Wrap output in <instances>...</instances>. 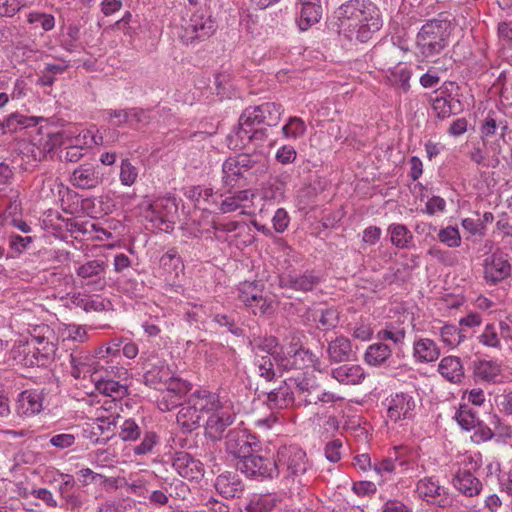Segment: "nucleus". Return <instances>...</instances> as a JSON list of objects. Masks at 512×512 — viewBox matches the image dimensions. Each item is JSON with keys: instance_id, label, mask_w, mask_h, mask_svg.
Segmentation results:
<instances>
[{"instance_id": "26", "label": "nucleus", "mask_w": 512, "mask_h": 512, "mask_svg": "<svg viewBox=\"0 0 512 512\" xmlns=\"http://www.w3.org/2000/svg\"><path fill=\"white\" fill-rule=\"evenodd\" d=\"M440 356L437 344L429 338H419L413 343V357L417 362L429 363L436 361Z\"/></svg>"}, {"instance_id": "6", "label": "nucleus", "mask_w": 512, "mask_h": 512, "mask_svg": "<svg viewBox=\"0 0 512 512\" xmlns=\"http://www.w3.org/2000/svg\"><path fill=\"white\" fill-rule=\"evenodd\" d=\"M258 447L257 438L245 429H231L225 437V451L234 460L239 461Z\"/></svg>"}, {"instance_id": "16", "label": "nucleus", "mask_w": 512, "mask_h": 512, "mask_svg": "<svg viewBox=\"0 0 512 512\" xmlns=\"http://www.w3.org/2000/svg\"><path fill=\"white\" fill-rule=\"evenodd\" d=\"M216 29L215 22L211 17L203 14H194L187 26H185V37L187 41L200 40L209 37Z\"/></svg>"}, {"instance_id": "43", "label": "nucleus", "mask_w": 512, "mask_h": 512, "mask_svg": "<svg viewBox=\"0 0 512 512\" xmlns=\"http://www.w3.org/2000/svg\"><path fill=\"white\" fill-rule=\"evenodd\" d=\"M307 131L305 121L297 116L288 118L286 124L282 127V134L284 138L289 140H297L302 138Z\"/></svg>"}, {"instance_id": "35", "label": "nucleus", "mask_w": 512, "mask_h": 512, "mask_svg": "<svg viewBox=\"0 0 512 512\" xmlns=\"http://www.w3.org/2000/svg\"><path fill=\"white\" fill-rule=\"evenodd\" d=\"M460 101L448 95V97H436L432 103L433 111L439 119H446L460 110Z\"/></svg>"}, {"instance_id": "48", "label": "nucleus", "mask_w": 512, "mask_h": 512, "mask_svg": "<svg viewBox=\"0 0 512 512\" xmlns=\"http://www.w3.org/2000/svg\"><path fill=\"white\" fill-rule=\"evenodd\" d=\"M405 336V330L403 328L394 326L392 323L386 324L385 328L381 329L377 333L378 339L383 341H392L396 346L403 344Z\"/></svg>"}, {"instance_id": "39", "label": "nucleus", "mask_w": 512, "mask_h": 512, "mask_svg": "<svg viewBox=\"0 0 512 512\" xmlns=\"http://www.w3.org/2000/svg\"><path fill=\"white\" fill-rule=\"evenodd\" d=\"M391 355V349L384 343L370 345L364 355L365 362L371 366L383 364Z\"/></svg>"}, {"instance_id": "64", "label": "nucleus", "mask_w": 512, "mask_h": 512, "mask_svg": "<svg viewBox=\"0 0 512 512\" xmlns=\"http://www.w3.org/2000/svg\"><path fill=\"white\" fill-rule=\"evenodd\" d=\"M341 448L342 441L340 439L328 442L324 449L326 459L332 463L338 462L341 459Z\"/></svg>"}, {"instance_id": "17", "label": "nucleus", "mask_w": 512, "mask_h": 512, "mask_svg": "<svg viewBox=\"0 0 512 512\" xmlns=\"http://www.w3.org/2000/svg\"><path fill=\"white\" fill-rule=\"evenodd\" d=\"M417 492L426 501L437 503L440 507H445L450 501L445 488L432 478L421 479L417 484Z\"/></svg>"}, {"instance_id": "8", "label": "nucleus", "mask_w": 512, "mask_h": 512, "mask_svg": "<svg viewBox=\"0 0 512 512\" xmlns=\"http://www.w3.org/2000/svg\"><path fill=\"white\" fill-rule=\"evenodd\" d=\"M104 173L98 164L84 163L71 174V184L78 189H94L103 182Z\"/></svg>"}, {"instance_id": "2", "label": "nucleus", "mask_w": 512, "mask_h": 512, "mask_svg": "<svg viewBox=\"0 0 512 512\" xmlns=\"http://www.w3.org/2000/svg\"><path fill=\"white\" fill-rule=\"evenodd\" d=\"M449 22L432 19L427 21L417 34L416 45L423 57L440 54L448 45Z\"/></svg>"}, {"instance_id": "40", "label": "nucleus", "mask_w": 512, "mask_h": 512, "mask_svg": "<svg viewBox=\"0 0 512 512\" xmlns=\"http://www.w3.org/2000/svg\"><path fill=\"white\" fill-rule=\"evenodd\" d=\"M388 232L392 244L399 249L408 248L413 240L412 232L403 224H391Z\"/></svg>"}, {"instance_id": "28", "label": "nucleus", "mask_w": 512, "mask_h": 512, "mask_svg": "<svg viewBox=\"0 0 512 512\" xmlns=\"http://www.w3.org/2000/svg\"><path fill=\"white\" fill-rule=\"evenodd\" d=\"M177 423L186 432H192L204 423L200 415L187 400L177 413Z\"/></svg>"}, {"instance_id": "44", "label": "nucleus", "mask_w": 512, "mask_h": 512, "mask_svg": "<svg viewBox=\"0 0 512 512\" xmlns=\"http://www.w3.org/2000/svg\"><path fill=\"white\" fill-rule=\"evenodd\" d=\"M442 342L449 347H456L466 338L465 330L459 329L455 325L446 324L440 328Z\"/></svg>"}, {"instance_id": "34", "label": "nucleus", "mask_w": 512, "mask_h": 512, "mask_svg": "<svg viewBox=\"0 0 512 512\" xmlns=\"http://www.w3.org/2000/svg\"><path fill=\"white\" fill-rule=\"evenodd\" d=\"M497 129L501 130V137L503 138L508 129L507 121L503 118H498L495 112H489L480 127L483 144L485 146L487 145L485 138L494 135Z\"/></svg>"}, {"instance_id": "41", "label": "nucleus", "mask_w": 512, "mask_h": 512, "mask_svg": "<svg viewBox=\"0 0 512 512\" xmlns=\"http://www.w3.org/2000/svg\"><path fill=\"white\" fill-rule=\"evenodd\" d=\"M500 372V366L494 361L479 360L474 362V375L481 380L495 381Z\"/></svg>"}, {"instance_id": "32", "label": "nucleus", "mask_w": 512, "mask_h": 512, "mask_svg": "<svg viewBox=\"0 0 512 512\" xmlns=\"http://www.w3.org/2000/svg\"><path fill=\"white\" fill-rule=\"evenodd\" d=\"M238 298L247 307L253 308L256 300H261L263 284L259 281L243 282L238 287Z\"/></svg>"}, {"instance_id": "36", "label": "nucleus", "mask_w": 512, "mask_h": 512, "mask_svg": "<svg viewBox=\"0 0 512 512\" xmlns=\"http://www.w3.org/2000/svg\"><path fill=\"white\" fill-rule=\"evenodd\" d=\"M96 389L101 394L112 397L114 400L128 395V387L113 379H98L96 381Z\"/></svg>"}, {"instance_id": "21", "label": "nucleus", "mask_w": 512, "mask_h": 512, "mask_svg": "<svg viewBox=\"0 0 512 512\" xmlns=\"http://www.w3.org/2000/svg\"><path fill=\"white\" fill-rule=\"evenodd\" d=\"M331 377L340 384L359 385L366 378V373L358 364H343L331 370Z\"/></svg>"}, {"instance_id": "46", "label": "nucleus", "mask_w": 512, "mask_h": 512, "mask_svg": "<svg viewBox=\"0 0 512 512\" xmlns=\"http://www.w3.org/2000/svg\"><path fill=\"white\" fill-rule=\"evenodd\" d=\"M277 504V499L273 495H256L248 505L246 510L250 512H268L271 511Z\"/></svg>"}, {"instance_id": "18", "label": "nucleus", "mask_w": 512, "mask_h": 512, "mask_svg": "<svg viewBox=\"0 0 512 512\" xmlns=\"http://www.w3.org/2000/svg\"><path fill=\"white\" fill-rule=\"evenodd\" d=\"M43 409V396L37 390L22 391L17 398L16 411L18 415L30 417Z\"/></svg>"}, {"instance_id": "9", "label": "nucleus", "mask_w": 512, "mask_h": 512, "mask_svg": "<svg viewBox=\"0 0 512 512\" xmlns=\"http://www.w3.org/2000/svg\"><path fill=\"white\" fill-rule=\"evenodd\" d=\"M54 352L55 345L52 342H46L42 348L32 347L28 343L22 350H18L15 360L27 368L45 366Z\"/></svg>"}, {"instance_id": "7", "label": "nucleus", "mask_w": 512, "mask_h": 512, "mask_svg": "<svg viewBox=\"0 0 512 512\" xmlns=\"http://www.w3.org/2000/svg\"><path fill=\"white\" fill-rule=\"evenodd\" d=\"M484 279L490 285H496L511 275V264L508 255L494 252L484 260Z\"/></svg>"}, {"instance_id": "63", "label": "nucleus", "mask_w": 512, "mask_h": 512, "mask_svg": "<svg viewBox=\"0 0 512 512\" xmlns=\"http://www.w3.org/2000/svg\"><path fill=\"white\" fill-rule=\"evenodd\" d=\"M76 437L72 433H60L52 435L49 439V443L57 449H67L75 444Z\"/></svg>"}, {"instance_id": "22", "label": "nucleus", "mask_w": 512, "mask_h": 512, "mask_svg": "<svg viewBox=\"0 0 512 512\" xmlns=\"http://www.w3.org/2000/svg\"><path fill=\"white\" fill-rule=\"evenodd\" d=\"M188 401L202 417L204 414L210 415L220 407L218 396L207 390L195 391Z\"/></svg>"}, {"instance_id": "42", "label": "nucleus", "mask_w": 512, "mask_h": 512, "mask_svg": "<svg viewBox=\"0 0 512 512\" xmlns=\"http://www.w3.org/2000/svg\"><path fill=\"white\" fill-rule=\"evenodd\" d=\"M36 121L33 117H27L19 113H12L7 116L3 121H0V126L5 132H16L18 129L35 126Z\"/></svg>"}, {"instance_id": "56", "label": "nucleus", "mask_w": 512, "mask_h": 512, "mask_svg": "<svg viewBox=\"0 0 512 512\" xmlns=\"http://www.w3.org/2000/svg\"><path fill=\"white\" fill-rule=\"evenodd\" d=\"M160 265L169 273L175 272L181 268V258L176 249H169L165 254L160 258Z\"/></svg>"}, {"instance_id": "25", "label": "nucleus", "mask_w": 512, "mask_h": 512, "mask_svg": "<svg viewBox=\"0 0 512 512\" xmlns=\"http://www.w3.org/2000/svg\"><path fill=\"white\" fill-rule=\"evenodd\" d=\"M415 404L413 398L408 394H396L391 398L388 406V417L397 422L408 417Z\"/></svg>"}, {"instance_id": "13", "label": "nucleus", "mask_w": 512, "mask_h": 512, "mask_svg": "<svg viewBox=\"0 0 512 512\" xmlns=\"http://www.w3.org/2000/svg\"><path fill=\"white\" fill-rule=\"evenodd\" d=\"M106 267V263L102 260H90L76 269V275L83 280L85 285L93 286V289H103L106 284Z\"/></svg>"}, {"instance_id": "50", "label": "nucleus", "mask_w": 512, "mask_h": 512, "mask_svg": "<svg viewBox=\"0 0 512 512\" xmlns=\"http://www.w3.org/2000/svg\"><path fill=\"white\" fill-rule=\"evenodd\" d=\"M118 418L119 415H117L116 417L112 415L107 417H97L95 426H93V434H106L105 440H108L112 435H114V430L116 428V420Z\"/></svg>"}, {"instance_id": "33", "label": "nucleus", "mask_w": 512, "mask_h": 512, "mask_svg": "<svg viewBox=\"0 0 512 512\" xmlns=\"http://www.w3.org/2000/svg\"><path fill=\"white\" fill-rule=\"evenodd\" d=\"M290 383L295 386L296 395L299 405L307 406L306 400L317 395L318 386L311 380L305 377H295L289 379Z\"/></svg>"}, {"instance_id": "45", "label": "nucleus", "mask_w": 512, "mask_h": 512, "mask_svg": "<svg viewBox=\"0 0 512 512\" xmlns=\"http://www.w3.org/2000/svg\"><path fill=\"white\" fill-rule=\"evenodd\" d=\"M150 211L152 213H158L164 218L175 219L178 212V206L174 199L171 198H159L154 200L150 204Z\"/></svg>"}, {"instance_id": "47", "label": "nucleus", "mask_w": 512, "mask_h": 512, "mask_svg": "<svg viewBox=\"0 0 512 512\" xmlns=\"http://www.w3.org/2000/svg\"><path fill=\"white\" fill-rule=\"evenodd\" d=\"M72 302L75 306L83 309L85 312H100L105 309V304L99 297L93 298L88 295L78 294L73 297Z\"/></svg>"}, {"instance_id": "19", "label": "nucleus", "mask_w": 512, "mask_h": 512, "mask_svg": "<svg viewBox=\"0 0 512 512\" xmlns=\"http://www.w3.org/2000/svg\"><path fill=\"white\" fill-rule=\"evenodd\" d=\"M323 8L320 0H300V11L297 23L302 31H306L318 23L322 17Z\"/></svg>"}, {"instance_id": "14", "label": "nucleus", "mask_w": 512, "mask_h": 512, "mask_svg": "<svg viewBox=\"0 0 512 512\" xmlns=\"http://www.w3.org/2000/svg\"><path fill=\"white\" fill-rule=\"evenodd\" d=\"M172 467L181 477L188 480L199 479L203 475L202 463L184 451L173 455Z\"/></svg>"}, {"instance_id": "58", "label": "nucleus", "mask_w": 512, "mask_h": 512, "mask_svg": "<svg viewBox=\"0 0 512 512\" xmlns=\"http://www.w3.org/2000/svg\"><path fill=\"white\" fill-rule=\"evenodd\" d=\"M107 121L116 127L129 124V109H108L104 111Z\"/></svg>"}, {"instance_id": "30", "label": "nucleus", "mask_w": 512, "mask_h": 512, "mask_svg": "<svg viewBox=\"0 0 512 512\" xmlns=\"http://www.w3.org/2000/svg\"><path fill=\"white\" fill-rule=\"evenodd\" d=\"M170 377L169 368L162 362L153 365L143 375L145 385L159 390H162Z\"/></svg>"}, {"instance_id": "27", "label": "nucleus", "mask_w": 512, "mask_h": 512, "mask_svg": "<svg viewBox=\"0 0 512 512\" xmlns=\"http://www.w3.org/2000/svg\"><path fill=\"white\" fill-rule=\"evenodd\" d=\"M255 373L267 382L273 381L276 377L281 376L284 370H279L273 358L269 355L256 353L253 361Z\"/></svg>"}, {"instance_id": "38", "label": "nucleus", "mask_w": 512, "mask_h": 512, "mask_svg": "<svg viewBox=\"0 0 512 512\" xmlns=\"http://www.w3.org/2000/svg\"><path fill=\"white\" fill-rule=\"evenodd\" d=\"M314 320L318 322V328L329 331L337 327L339 312L333 307L320 308L314 311Z\"/></svg>"}, {"instance_id": "3", "label": "nucleus", "mask_w": 512, "mask_h": 512, "mask_svg": "<svg viewBox=\"0 0 512 512\" xmlns=\"http://www.w3.org/2000/svg\"><path fill=\"white\" fill-rule=\"evenodd\" d=\"M276 465L278 473L283 470L285 476L300 485H306L303 476L308 471L310 464L305 451L298 446H283L278 450Z\"/></svg>"}, {"instance_id": "5", "label": "nucleus", "mask_w": 512, "mask_h": 512, "mask_svg": "<svg viewBox=\"0 0 512 512\" xmlns=\"http://www.w3.org/2000/svg\"><path fill=\"white\" fill-rule=\"evenodd\" d=\"M282 112V106L274 102H265L258 106H250L240 115V125L276 126L281 119Z\"/></svg>"}, {"instance_id": "55", "label": "nucleus", "mask_w": 512, "mask_h": 512, "mask_svg": "<svg viewBox=\"0 0 512 512\" xmlns=\"http://www.w3.org/2000/svg\"><path fill=\"white\" fill-rule=\"evenodd\" d=\"M491 149L494 151V156L492 157V163H485V156L483 154V151L480 147H474L470 152H469V158L475 162L476 164L478 165H483L485 167H489V166H492V167H496L499 165L500 163V160L498 158V154L500 153V146L498 144H495V145H492L491 146Z\"/></svg>"}, {"instance_id": "29", "label": "nucleus", "mask_w": 512, "mask_h": 512, "mask_svg": "<svg viewBox=\"0 0 512 512\" xmlns=\"http://www.w3.org/2000/svg\"><path fill=\"white\" fill-rule=\"evenodd\" d=\"M438 371L452 383H459L464 377L461 360L455 356L444 357L439 363Z\"/></svg>"}, {"instance_id": "10", "label": "nucleus", "mask_w": 512, "mask_h": 512, "mask_svg": "<svg viewBox=\"0 0 512 512\" xmlns=\"http://www.w3.org/2000/svg\"><path fill=\"white\" fill-rule=\"evenodd\" d=\"M320 280V276L313 270H306L302 274L292 272L279 276V286L282 289L309 292L320 283Z\"/></svg>"}, {"instance_id": "15", "label": "nucleus", "mask_w": 512, "mask_h": 512, "mask_svg": "<svg viewBox=\"0 0 512 512\" xmlns=\"http://www.w3.org/2000/svg\"><path fill=\"white\" fill-rule=\"evenodd\" d=\"M215 489L224 498H239L245 490L240 476L235 472H224L215 481Z\"/></svg>"}, {"instance_id": "51", "label": "nucleus", "mask_w": 512, "mask_h": 512, "mask_svg": "<svg viewBox=\"0 0 512 512\" xmlns=\"http://www.w3.org/2000/svg\"><path fill=\"white\" fill-rule=\"evenodd\" d=\"M159 444V436L154 431H147L140 444L133 448V453L137 456L147 455L153 452L155 446Z\"/></svg>"}, {"instance_id": "4", "label": "nucleus", "mask_w": 512, "mask_h": 512, "mask_svg": "<svg viewBox=\"0 0 512 512\" xmlns=\"http://www.w3.org/2000/svg\"><path fill=\"white\" fill-rule=\"evenodd\" d=\"M235 467L237 471L251 479L265 480L278 476L276 460L259 455L256 453V450L249 453L242 460L236 461Z\"/></svg>"}, {"instance_id": "57", "label": "nucleus", "mask_w": 512, "mask_h": 512, "mask_svg": "<svg viewBox=\"0 0 512 512\" xmlns=\"http://www.w3.org/2000/svg\"><path fill=\"white\" fill-rule=\"evenodd\" d=\"M439 240L446 244L448 247H459L461 244V237L459 230L453 226L443 228L438 233Z\"/></svg>"}, {"instance_id": "61", "label": "nucleus", "mask_w": 512, "mask_h": 512, "mask_svg": "<svg viewBox=\"0 0 512 512\" xmlns=\"http://www.w3.org/2000/svg\"><path fill=\"white\" fill-rule=\"evenodd\" d=\"M28 22L30 24L39 23L44 31H50L55 26V19L51 14L40 12H31L28 15Z\"/></svg>"}, {"instance_id": "54", "label": "nucleus", "mask_w": 512, "mask_h": 512, "mask_svg": "<svg viewBox=\"0 0 512 512\" xmlns=\"http://www.w3.org/2000/svg\"><path fill=\"white\" fill-rule=\"evenodd\" d=\"M138 177L137 168L130 162L129 159H122L120 165V182L124 186H132Z\"/></svg>"}, {"instance_id": "49", "label": "nucleus", "mask_w": 512, "mask_h": 512, "mask_svg": "<svg viewBox=\"0 0 512 512\" xmlns=\"http://www.w3.org/2000/svg\"><path fill=\"white\" fill-rule=\"evenodd\" d=\"M162 389L163 392L182 400L183 397L190 391L191 386L188 382L171 376Z\"/></svg>"}, {"instance_id": "62", "label": "nucleus", "mask_w": 512, "mask_h": 512, "mask_svg": "<svg viewBox=\"0 0 512 512\" xmlns=\"http://www.w3.org/2000/svg\"><path fill=\"white\" fill-rule=\"evenodd\" d=\"M87 357L83 358L78 355L71 354L70 355V364H71V375L79 379L82 377V374L90 372L89 365L86 363Z\"/></svg>"}, {"instance_id": "59", "label": "nucleus", "mask_w": 512, "mask_h": 512, "mask_svg": "<svg viewBox=\"0 0 512 512\" xmlns=\"http://www.w3.org/2000/svg\"><path fill=\"white\" fill-rule=\"evenodd\" d=\"M479 342L488 347H500L497 329L493 324L486 325L483 333L479 336Z\"/></svg>"}, {"instance_id": "24", "label": "nucleus", "mask_w": 512, "mask_h": 512, "mask_svg": "<svg viewBox=\"0 0 512 512\" xmlns=\"http://www.w3.org/2000/svg\"><path fill=\"white\" fill-rule=\"evenodd\" d=\"M295 392L292 384L284 381L279 387L267 393V403L271 408L283 409L292 406L295 402Z\"/></svg>"}, {"instance_id": "1", "label": "nucleus", "mask_w": 512, "mask_h": 512, "mask_svg": "<svg viewBox=\"0 0 512 512\" xmlns=\"http://www.w3.org/2000/svg\"><path fill=\"white\" fill-rule=\"evenodd\" d=\"M341 15L348 21L349 38L361 43L369 41L382 26L381 18L372 4L351 0L341 6Z\"/></svg>"}, {"instance_id": "53", "label": "nucleus", "mask_w": 512, "mask_h": 512, "mask_svg": "<svg viewBox=\"0 0 512 512\" xmlns=\"http://www.w3.org/2000/svg\"><path fill=\"white\" fill-rule=\"evenodd\" d=\"M142 433L141 427L132 418L125 419L120 426L119 437L123 441H135Z\"/></svg>"}, {"instance_id": "37", "label": "nucleus", "mask_w": 512, "mask_h": 512, "mask_svg": "<svg viewBox=\"0 0 512 512\" xmlns=\"http://www.w3.org/2000/svg\"><path fill=\"white\" fill-rule=\"evenodd\" d=\"M257 126L258 125H240L239 122L234 133L243 145L251 141H264L268 137L267 129L262 127L258 128Z\"/></svg>"}, {"instance_id": "12", "label": "nucleus", "mask_w": 512, "mask_h": 512, "mask_svg": "<svg viewBox=\"0 0 512 512\" xmlns=\"http://www.w3.org/2000/svg\"><path fill=\"white\" fill-rule=\"evenodd\" d=\"M235 421V415L229 410L219 407L213 413L208 415L204 422L205 435L212 441H218L222 438L223 432Z\"/></svg>"}, {"instance_id": "11", "label": "nucleus", "mask_w": 512, "mask_h": 512, "mask_svg": "<svg viewBox=\"0 0 512 512\" xmlns=\"http://www.w3.org/2000/svg\"><path fill=\"white\" fill-rule=\"evenodd\" d=\"M317 358L314 353L309 349L300 347L298 349H291L287 353L284 352L283 356L277 359V366L279 370L289 371L291 369H304L307 367H315Z\"/></svg>"}, {"instance_id": "20", "label": "nucleus", "mask_w": 512, "mask_h": 512, "mask_svg": "<svg viewBox=\"0 0 512 512\" xmlns=\"http://www.w3.org/2000/svg\"><path fill=\"white\" fill-rule=\"evenodd\" d=\"M326 353L331 363L348 362L353 360L355 356L351 341L344 336H338L330 341Z\"/></svg>"}, {"instance_id": "60", "label": "nucleus", "mask_w": 512, "mask_h": 512, "mask_svg": "<svg viewBox=\"0 0 512 512\" xmlns=\"http://www.w3.org/2000/svg\"><path fill=\"white\" fill-rule=\"evenodd\" d=\"M213 321L222 327H226L230 333L235 336H241L243 330L237 326L235 319L227 314H215Z\"/></svg>"}, {"instance_id": "31", "label": "nucleus", "mask_w": 512, "mask_h": 512, "mask_svg": "<svg viewBox=\"0 0 512 512\" xmlns=\"http://www.w3.org/2000/svg\"><path fill=\"white\" fill-rule=\"evenodd\" d=\"M253 349L255 354L269 355L276 365L278 357L284 355L283 348L280 347L278 339L274 336L255 339Z\"/></svg>"}, {"instance_id": "52", "label": "nucleus", "mask_w": 512, "mask_h": 512, "mask_svg": "<svg viewBox=\"0 0 512 512\" xmlns=\"http://www.w3.org/2000/svg\"><path fill=\"white\" fill-rule=\"evenodd\" d=\"M456 420L458 424L467 431L476 428L479 422V418L477 417L476 412L472 411L466 406L460 407L456 413Z\"/></svg>"}, {"instance_id": "23", "label": "nucleus", "mask_w": 512, "mask_h": 512, "mask_svg": "<svg viewBox=\"0 0 512 512\" xmlns=\"http://www.w3.org/2000/svg\"><path fill=\"white\" fill-rule=\"evenodd\" d=\"M454 487L463 495L473 497L481 492L482 484L480 480L475 477L470 470H459L453 478Z\"/></svg>"}]
</instances>
